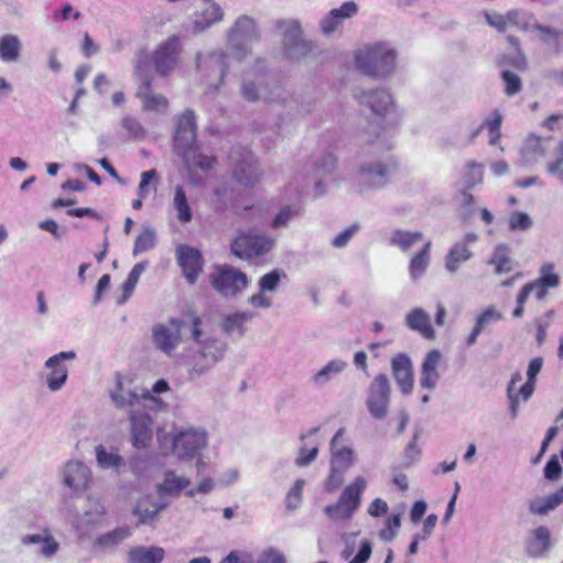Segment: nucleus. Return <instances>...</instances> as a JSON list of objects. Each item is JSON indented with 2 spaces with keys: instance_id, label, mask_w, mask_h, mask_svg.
<instances>
[{
  "instance_id": "28",
  "label": "nucleus",
  "mask_w": 563,
  "mask_h": 563,
  "mask_svg": "<svg viewBox=\"0 0 563 563\" xmlns=\"http://www.w3.org/2000/svg\"><path fill=\"white\" fill-rule=\"evenodd\" d=\"M551 545L550 531L547 527L540 526L533 530V540L527 543V552L532 558L543 555Z\"/></svg>"
},
{
  "instance_id": "24",
  "label": "nucleus",
  "mask_w": 563,
  "mask_h": 563,
  "mask_svg": "<svg viewBox=\"0 0 563 563\" xmlns=\"http://www.w3.org/2000/svg\"><path fill=\"white\" fill-rule=\"evenodd\" d=\"M23 45L14 34L0 36V60L4 64L18 63L21 57Z\"/></svg>"
},
{
  "instance_id": "51",
  "label": "nucleus",
  "mask_w": 563,
  "mask_h": 563,
  "mask_svg": "<svg viewBox=\"0 0 563 563\" xmlns=\"http://www.w3.org/2000/svg\"><path fill=\"white\" fill-rule=\"evenodd\" d=\"M143 271H144V265L139 263V264L134 265V267L129 273L128 278L123 283L124 299H126L128 297H130L132 295Z\"/></svg>"
},
{
  "instance_id": "50",
  "label": "nucleus",
  "mask_w": 563,
  "mask_h": 563,
  "mask_svg": "<svg viewBox=\"0 0 563 563\" xmlns=\"http://www.w3.org/2000/svg\"><path fill=\"white\" fill-rule=\"evenodd\" d=\"M38 551L46 558L53 556L59 549V543L48 533L37 534Z\"/></svg>"
},
{
  "instance_id": "14",
  "label": "nucleus",
  "mask_w": 563,
  "mask_h": 563,
  "mask_svg": "<svg viewBox=\"0 0 563 563\" xmlns=\"http://www.w3.org/2000/svg\"><path fill=\"white\" fill-rule=\"evenodd\" d=\"M231 158L235 162L233 178L236 183L249 187L260 180V173L250 151L243 150L238 155H232Z\"/></svg>"
},
{
  "instance_id": "15",
  "label": "nucleus",
  "mask_w": 563,
  "mask_h": 563,
  "mask_svg": "<svg viewBox=\"0 0 563 563\" xmlns=\"http://www.w3.org/2000/svg\"><path fill=\"white\" fill-rule=\"evenodd\" d=\"M223 344L217 340H210L202 343L200 351L194 355L191 373L196 375L203 374L223 357Z\"/></svg>"
},
{
  "instance_id": "53",
  "label": "nucleus",
  "mask_w": 563,
  "mask_h": 563,
  "mask_svg": "<svg viewBox=\"0 0 563 563\" xmlns=\"http://www.w3.org/2000/svg\"><path fill=\"white\" fill-rule=\"evenodd\" d=\"M393 167L394 166H390L388 164H376L373 166L361 167L360 170L361 173L367 174L373 178H378V184H384Z\"/></svg>"
},
{
  "instance_id": "42",
  "label": "nucleus",
  "mask_w": 563,
  "mask_h": 563,
  "mask_svg": "<svg viewBox=\"0 0 563 563\" xmlns=\"http://www.w3.org/2000/svg\"><path fill=\"white\" fill-rule=\"evenodd\" d=\"M252 318V314L249 312H238L224 318L222 327L223 330L228 333H232L234 331H239L241 334L243 333L244 324Z\"/></svg>"
},
{
  "instance_id": "38",
  "label": "nucleus",
  "mask_w": 563,
  "mask_h": 563,
  "mask_svg": "<svg viewBox=\"0 0 563 563\" xmlns=\"http://www.w3.org/2000/svg\"><path fill=\"white\" fill-rule=\"evenodd\" d=\"M503 124V115L499 110H495L490 117L486 118L482 123L483 129L487 130L489 144L497 145L501 137L500 129Z\"/></svg>"
},
{
  "instance_id": "58",
  "label": "nucleus",
  "mask_w": 563,
  "mask_h": 563,
  "mask_svg": "<svg viewBox=\"0 0 563 563\" xmlns=\"http://www.w3.org/2000/svg\"><path fill=\"white\" fill-rule=\"evenodd\" d=\"M509 228L511 230L526 231L532 225L530 217L525 212H514L509 217Z\"/></svg>"
},
{
  "instance_id": "9",
  "label": "nucleus",
  "mask_w": 563,
  "mask_h": 563,
  "mask_svg": "<svg viewBox=\"0 0 563 563\" xmlns=\"http://www.w3.org/2000/svg\"><path fill=\"white\" fill-rule=\"evenodd\" d=\"M180 51V40L177 35H172L162 42L152 55L155 71L162 76L170 74L177 65Z\"/></svg>"
},
{
  "instance_id": "29",
  "label": "nucleus",
  "mask_w": 563,
  "mask_h": 563,
  "mask_svg": "<svg viewBox=\"0 0 563 563\" xmlns=\"http://www.w3.org/2000/svg\"><path fill=\"white\" fill-rule=\"evenodd\" d=\"M172 207L175 210L176 218L180 223H189L192 220V209L189 205L186 191L180 185L175 187Z\"/></svg>"
},
{
  "instance_id": "20",
  "label": "nucleus",
  "mask_w": 563,
  "mask_h": 563,
  "mask_svg": "<svg viewBox=\"0 0 563 563\" xmlns=\"http://www.w3.org/2000/svg\"><path fill=\"white\" fill-rule=\"evenodd\" d=\"M357 99L361 104H368L373 113L384 117L393 108V98L386 90L363 91Z\"/></svg>"
},
{
  "instance_id": "43",
  "label": "nucleus",
  "mask_w": 563,
  "mask_h": 563,
  "mask_svg": "<svg viewBox=\"0 0 563 563\" xmlns=\"http://www.w3.org/2000/svg\"><path fill=\"white\" fill-rule=\"evenodd\" d=\"M97 461L102 468L119 467L123 460L118 453L107 452L102 445L96 448Z\"/></svg>"
},
{
  "instance_id": "56",
  "label": "nucleus",
  "mask_w": 563,
  "mask_h": 563,
  "mask_svg": "<svg viewBox=\"0 0 563 563\" xmlns=\"http://www.w3.org/2000/svg\"><path fill=\"white\" fill-rule=\"evenodd\" d=\"M344 473V471L331 466L330 473L324 482V489L328 493L335 492L343 483Z\"/></svg>"
},
{
  "instance_id": "11",
  "label": "nucleus",
  "mask_w": 563,
  "mask_h": 563,
  "mask_svg": "<svg viewBox=\"0 0 563 563\" xmlns=\"http://www.w3.org/2000/svg\"><path fill=\"white\" fill-rule=\"evenodd\" d=\"M183 322L178 319H169L168 324H156L153 327V342L157 349L170 354L179 344L181 339Z\"/></svg>"
},
{
  "instance_id": "39",
  "label": "nucleus",
  "mask_w": 563,
  "mask_h": 563,
  "mask_svg": "<svg viewBox=\"0 0 563 563\" xmlns=\"http://www.w3.org/2000/svg\"><path fill=\"white\" fill-rule=\"evenodd\" d=\"M231 34L257 38L258 32L255 20L247 15L240 16L232 26Z\"/></svg>"
},
{
  "instance_id": "4",
  "label": "nucleus",
  "mask_w": 563,
  "mask_h": 563,
  "mask_svg": "<svg viewBox=\"0 0 563 563\" xmlns=\"http://www.w3.org/2000/svg\"><path fill=\"white\" fill-rule=\"evenodd\" d=\"M212 287L224 297H234L249 285L246 274L230 266H217L210 275Z\"/></svg>"
},
{
  "instance_id": "44",
  "label": "nucleus",
  "mask_w": 563,
  "mask_h": 563,
  "mask_svg": "<svg viewBox=\"0 0 563 563\" xmlns=\"http://www.w3.org/2000/svg\"><path fill=\"white\" fill-rule=\"evenodd\" d=\"M345 363L340 360L330 361L322 369L313 376V382L316 384H322L330 379L331 375L339 374L345 368Z\"/></svg>"
},
{
  "instance_id": "47",
  "label": "nucleus",
  "mask_w": 563,
  "mask_h": 563,
  "mask_svg": "<svg viewBox=\"0 0 563 563\" xmlns=\"http://www.w3.org/2000/svg\"><path fill=\"white\" fill-rule=\"evenodd\" d=\"M283 276H285V274L280 269H273L265 274L258 282L260 290L262 292L275 291Z\"/></svg>"
},
{
  "instance_id": "19",
  "label": "nucleus",
  "mask_w": 563,
  "mask_h": 563,
  "mask_svg": "<svg viewBox=\"0 0 563 563\" xmlns=\"http://www.w3.org/2000/svg\"><path fill=\"white\" fill-rule=\"evenodd\" d=\"M393 374L404 394L411 393L413 388V375L411 362L408 356L398 354L393 358Z\"/></svg>"
},
{
  "instance_id": "35",
  "label": "nucleus",
  "mask_w": 563,
  "mask_h": 563,
  "mask_svg": "<svg viewBox=\"0 0 563 563\" xmlns=\"http://www.w3.org/2000/svg\"><path fill=\"white\" fill-rule=\"evenodd\" d=\"M423 234L421 232H410L406 230H395L390 238V243L401 251L407 252L412 245L422 241Z\"/></svg>"
},
{
  "instance_id": "41",
  "label": "nucleus",
  "mask_w": 563,
  "mask_h": 563,
  "mask_svg": "<svg viewBox=\"0 0 563 563\" xmlns=\"http://www.w3.org/2000/svg\"><path fill=\"white\" fill-rule=\"evenodd\" d=\"M356 456L352 449L342 448L332 453L331 466L346 472L355 462Z\"/></svg>"
},
{
  "instance_id": "61",
  "label": "nucleus",
  "mask_w": 563,
  "mask_h": 563,
  "mask_svg": "<svg viewBox=\"0 0 563 563\" xmlns=\"http://www.w3.org/2000/svg\"><path fill=\"white\" fill-rule=\"evenodd\" d=\"M562 475V466L556 456H552L545 464L544 477L549 481H558Z\"/></svg>"
},
{
  "instance_id": "60",
  "label": "nucleus",
  "mask_w": 563,
  "mask_h": 563,
  "mask_svg": "<svg viewBox=\"0 0 563 563\" xmlns=\"http://www.w3.org/2000/svg\"><path fill=\"white\" fill-rule=\"evenodd\" d=\"M541 126L549 132L563 135V114H551L544 119Z\"/></svg>"
},
{
  "instance_id": "64",
  "label": "nucleus",
  "mask_w": 563,
  "mask_h": 563,
  "mask_svg": "<svg viewBox=\"0 0 563 563\" xmlns=\"http://www.w3.org/2000/svg\"><path fill=\"white\" fill-rule=\"evenodd\" d=\"M122 126L133 136H143L145 131L136 118L125 117L122 120Z\"/></svg>"
},
{
  "instance_id": "16",
  "label": "nucleus",
  "mask_w": 563,
  "mask_h": 563,
  "mask_svg": "<svg viewBox=\"0 0 563 563\" xmlns=\"http://www.w3.org/2000/svg\"><path fill=\"white\" fill-rule=\"evenodd\" d=\"M76 357L75 352H60L53 355L46 361L47 376L46 383L52 391L58 390L66 382L68 371L65 364V360H74Z\"/></svg>"
},
{
  "instance_id": "40",
  "label": "nucleus",
  "mask_w": 563,
  "mask_h": 563,
  "mask_svg": "<svg viewBox=\"0 0 563 563\" xmlns=\"http://www.w3.org/2000/svg\"><path fill=\"white\" fill-rule=\"evenodd\" d=\"M539 277L536 280L548 290L559 287L561 280L560 276L555 273L553 263H544L539 271Z\"/></svg>"
},
{
  "instance_id": "49",
  "label": "nucleus",
  "mask_w": 563,
  "mask_h": 563,
  "mask_svg": "<svg viewBox=\"0 0 563 563\" xmlns=\"http://www.w3.org/2000/svg\"><path fill=\"white\" fill-rule=\"evenodd\" d=\"M305 479L299 478L295 482L286 496V506L288 509H296L302 501Z\"/></svg>"
},
{
  "instance_id": "59",
  "label": "nucleus",
  "mask_w": 563,
  "mask_h": 563,
  "mask_svg": "<svg viewBox=\"0 0 563 563\" xmlns=\"http://www.w3.org/2000/svg\"><path fill=\"white\" fill-rule=\"evenodd\" d=\"M521 379H522V376L519 372L514 373L510 378V382L508 384V388H507V394H508V398L511 404V409H512L514 416H516L517 407L519 405V397L515 391V387L519 382H521Z\"/></svg>"
},
{
  "instance_id": "57",
  "label": "nucleus",
  "mask_w": 563,
  "mask_h": 563,
  "mask_svg": "<svg viewBox=\"0 0 563 563\" xmlns=\"http://www.w3.org/2000/svg\"><path fill=\"white\" fill-rule=\"evenodd\" d=\"M299 209L292 207L283 208L272 221V228L278 229L288 224V222L298 214Z\"/></svg>"
},
{
  "instance_id": "25",
  "label": "nucleus",
  "mask_w": 563,
  "mask_h": 563,
  "mask_svg": "<svg viewBox=\"0 0 563 563\" xmlns=\"http://www.w3.org/2000/svg\"><path fill=\"white\" fill-rule=\"evenodd\" d=\"M164 555L159 547H133L128 553V563H162Z\"/></svg>"
},
{
  "instance_id": "18",
  "label": "nucleus",
  "mask_w": 563,
  "mask_h": 563,
  "mask_svg": "<svg viewBox=\"0 0 563 563\" xmlns=\"http://www.w3.org/2000/svg\"><path fill=\"white\" fill-rule=\"evenodd\" d=\"M476 241L475 234H467L462 241L456 242L449 251V253L445 256V268L451 272L455 273L461 264L468 261L473 253L468 247V244Z\"/></svg>"
},
{
  "instance_id": "21",
  "label": "nucleus",
  "mask_w": 563,
  "mask_h": 563,
  "mask_svg": "<svg viewBox=\"0 0 563 563\" xmlns=\"http://www.w3.org/2000/svg\"><path fill=\"white\" fill-rule=\"evenodd\" d=\"M441 362V353L438 350L428 352L421 366L420 385L423 388L432 389L439 380L438 367Z\"/></svg>"
},
{
  "instance_id": "45",
  "label": "nucleus",
  "mask_w": 563,
  "mask_h": 563,
  "mask_svg": "<svg viewBox=\"0 0 563 563\" xmlns=\"http://www.w3.org/2000/svg\"><path fill=\"white\" fill-rule=\"evenodd\" d=\"M131 534L129 527H120L99 537L98 542L102 547H113L122 542Z\"/></svg>"
},
{
  "instance_id": "22",
  "label": "nucleus",
  "mask_w": 563,
  "mask_h": 563,
  "mask_svg": "<svg viewBox=\"0 0 563 563\" xmlns=\"http://www.w3.org/2000/svg\"><path fill=\"white\" fill-rule=\"evenodd\" d=\"M357 13V4L354 1H346L340 8L332 9L322 20L321 29L324 33H332L344 19Z\"/></svg>"
},
{
  "instance_id": "52",
  "label": "nucleus",
  "mask_w": 563,
  "mask_h": 563,
  "mask_svg": "<svg viewBox=\"0 0 563 563\" xmlns=\"http://www.w3.org/2000/svg\"><path fill=\"white\" fill-rule=\"evenodd\" d=\"M549 290L539 284L536 279L527 283L520 290V300H527L533 294L539 300L544 299Z\"/></svg>"
},
{
  "instance_id": "54",
  "label": "nucleus",
  "mask_w": 563,
  "mask_h": 563,
  "mask_svg": "<svg viewBox=\"0 0 563 563\" xmlns=\"http://www.w3.org/2000/svg\"><path fill=\"white\" fill-rule=\"evenodd\" d=\"M534 30L538 32L540 38L549 44H553L556 48L559 47V40L563 35L562 30L552 29L544 25H536Z\"/></svg>"
},
{
  "instance_id": "1",
  "label": "nucleus",
  "mask_w": 563,
  "mask_h": 563,
  "mask_svg": "<svg viewBox=\"0 0 563 563\" xmlns=\"http://www.w3.org/2000/svg\"><path fill=\"white\" fill-rule=\"evenodd\" d=\"M355 66L373 78H385L396 68V51L386 43L367 44L354 55Z\"/></svg>"
},
{
  "instance_id": "48",
  "label": "nucleus",
  "mask_w": 563,
  "mask_h": 563,
  "mask_svg": "<svg viewBox=\"0 0 563 563\" xmlns=\"http://www.w3.org/2000/svg\"><path fill=\"white\" fill-rule=\"evenodd\" d=\"M501 79L505 85V93L508 97H512L519 93L522 89V81L518 75L511 73L510 70H504L501 73Z\"/></svg>"
},
{
  "instance_id": "31",
  "label": "nucleus",
  "mask_w": 563,
  "mask_h": 563,
  "mask_svg": "<svg viewBox=\"0 0 563 563\" xmlns=\"http://www.w3.org/2000/svg\"><path fill=\"white\" fill-rule=\"evenodd\" d=\"M503 319V314L496 310L494 307L486 308L476 319V323L472 330V332L466 338V344L468 346L473 345L482 331L490 323L499 321Z\"/></svg>"
},
{
  "instance_id": "10",
  "label": "nucleus",
  "mask_w": 563,
  "mask_h": 563,
  "mask_svg": "<svg viewBox=\"0 0 563 563\" xmlns=\"http://www.w3.org/2000/svg\"><path fill=\"white\" fill-rule=\"evenodd\" d=\"M207 444V435L202 431L186 430L175 435L173 440V452L180 460L195 457Z\"/></svg>"
},
{
  "instance_id": "6",
  "label": "nucleus",
  "mask_w": 563,
  "mask_h": 563,
  "mask_svg": "<svg viewBox=\"0 0 563 563\" xmlns=\"http://www.w3.org/2000/svg\"><path fill=\"white\" fill-rule=\"evenodd\" d=\"M390 386L385 374H379L372 380L367 393V409L378 420L386 418L389 406Z\"/></svg>"
},
{
  "instance_id": "5",
  "label": "nucleus",
  "mask_w": 563,
  "mask_h": 563,
  "mask_svg": "<svg viewBox=\"0 0 563 563\" xmlns=\"http://www.w3.org/2000/svg\"><path fill=\"white\" fill-rule=\"evenodd\" d=\"M146 63L139 62L135 67V76L140 81L136 98L142 101L143 110L162 112L168 108V99L163 95L152 92V76L146 73Z\"/></svg>"
},
{
  "instance_id": "2",
  "label": "nucleus",
  "mask_w": 563,
  "mask_h": 563,
  "mask_svg": "<svg viewBox=\"0 0 563 563\" xmlns=\"http://www.w3.org/2000/svg\"><path fill=\"white\" fill-rule=\"evenodd\" d=\"M109 395L118 409H125L129 412L158 401L148 389L134 386L131 378L119 373L115 375L114 387Z\"/></svg>"
},
{
  "instance_id": "13",
  "label": "nucleus",
  "mask_w": 563,
  "mask_h": 563,
  "mask_svg": "<svg viewBox=\"0 0 563 563\" xmlns=\"http://www.w3.org/2000/svg\"><path fill=\"white\" fill-rule=\"evenodd\" d=\"M176 257L186 280L195 284L203 267L201 253L187 244H179L176 249Z\"/></svg>"
},
{
  "instance_id": "30",
  "label": "nucleus",
  "mask_w": 563,
  "mask_h": 563,
  "mask_svg": "<svg viewBox=\"0 0 563 563\" xmlns=\"http://www.w3.org/2000/svg\"><path fill=\"white\" fill-rule=\"evenodd\" d=\"M189 485L190 479L177 476L173 471H167L163 483L157 486V492L162 496H178Z\"/></svg>"
},
{
  "instance_id": "46",
  "label": "nucleus",
  "mask_w": 563,
  "mask_h": 563,
  "mask_svg": "<svg viewBox=\"0 0 563 563\" xmlns=\"http://www.w3.org/2000/svg\"><path fill=\"white\" fill-rule=\"evenodd\" d=\"M157 181V173L155 169L146 170L141 174V181L139 184V199L132 202L133 209H140L143 205L142 199L147 195V186L151 183Z\"/></svg>"
},
{
  "instance_id": "12",
  "label": "nucleus",
  "mask_w": 563,
  "mask_h": 563,
  "mask_svg": "<svg viewBox=\"0 0 563 563\" xmlns=\"http://www.w3.org/2000/svg\"><path fill=\"white\" fill-rule=\"evenodd\" d=\"M130 413L131 439L135 448H147L153 439V421L145 408L132 410Z\"/></svg>"
},
{
  "instance_id": "3",
  "label": "nucleus",
  "mask_w": 563,
  "mask_h": 563,
  "mask_svg": "<svg viewBox=\"0 0 563 563\" xmlns=\"http://www.w3.org/2000/svg\"><path fill=\"white\" fill-rule=\"evenodd\" d=\"M366 486V479L363 476H356L352 483L345 486L339 500L324 508V514L333 520L350 519L358 509Z\"/></svg>"
},
{
  "instance_id": "7",
  "label": "nucleus",
  "mask_w": 563,
  "mask_h": 563,
  "mask_svg": "<svg viewBox=\"0 0 563 563\" xmlns=\"http://www.w3.org/2000/svg\"><path fill=\"white\" fill-rule=\"evenodd\" d=\"M274 240L258 234H239L231 244L232 253L239 258H254L268 253Z\"/></svg>"
},
{
  "instance_id": "37",
  "label": "nucleus",
  "mask_w": 563,
  "mask_h": 563,
  "mask_svg": "<svg viewBox=\"0 0 563 563\" xmlns=\"http://www.w3.org/2000/svg\"><path fill=\"white\" fill-rule=\"evenodd\" d=\"M548 174L563 181V139L558 142L545 163Z\"/></svg>"
},
{
  "instance_id": "23",
  "label": "nucleus",
  "mask_w": 563,
  "mask_h": 563,
  "mask_svg": "<svg viewBox=\"0 0 563 563\" xmlns=\"http://www.w3.org/2000/svg\"><path fill=\"white\" fill-rule=\"evenodd\" d=\"M406 324L411 330L420 333L424 339L433 340L435 336L430 322V317L421 308H415L407 314Z\"/></svg>"
},
{
  "instance_id": "63",
  "label": "nucleus",
  "mask_w": 563,
  "mask_h": 563,
  "mask_svg": "<svg viewBox=\"0 0 563 563\" xmlns=\"http://www.w3.org/2000/svg\"><path fill=\"white\" fill-rule=\"evenodd\" d=\"M553 318V311H549L545 314V319H537L536 320V327H537V334L536 339L539 345H541L547 338V329L550 325L551 319Z\"/></svg>"
},
{
  "instance_id": "27",
  "label": "nucleus",
  "mask_w": 563,
  "mask_h": 563,
  "mask_svg": "<svg viewBox=\"0 0 563 563\" xmlns=\"http://www.w3.org/2000/svg\"><path fill=\"white\" fill-rule=\"evenodd\" d=\"M563 503V486L544 498L530 501L529 509L533 515L544 516Z\"/></svg>"
},
{
  "instance_id": "26",
  "label": "nucleus",
  "mask_w": 563,
  "mask_h": 563,
  "mask_svg": "<svg viewBox=\"0 0 563 563\" xmlns=\"http://www.w3.org/2000/svg\"><path fill=\"white\" fill-rule=\"evenodd\" d=\"M196 117L192 110H185L181 115L178 118L176 130H175V141L180 142L185 141L186 143H190L196 139Z\"/></svg>"
},
{
  "instance_id": "62",
  "label": "nucleus",
  "mask_w": 563,
  "mask_h": 563,
  "mask_svg": "<svg viewBox=\"0 0 563 563\" xmlns=\"http://www.w3.org/2000/svg\"><path fill=\"white\" fill-rule=\"evenodd\" d=\"M400 527V516L393 515L386 520V527L382 530L380 536L385 540H391L395 538L397 530Z\"/></svg>"
},
{
  "instance_id": "55",
  "label": "nucleus",
  "mask_w": 563,
  "mask_h": 563,
  "mask_svg": "<svg viewBox=\"0 0 563 563\" xmlns=\"http://www.w3.org/2000/svg\"><path fill=\"white\" fill-rule=\"evenodd\" d=\"M223 18L222 9L217 3H211L209 8H207L201 14V24L202 27H208L213 23L221 21Z\"/></svg>"
},
{
  "instance_id": "17",
  "label": "nucleus",
  "mask_w": 563,
  "mask_h": 563,
  "mask_svg": "<svg viewBox=\"0 0 563 563\" xmlns=\"http://www.w3.org/2000/svg\"><path fill=\"white\" fill-rule=\"evenodd\" d=\"M91 479L89 468L81 462H68L64 470V483L74 492L85 490Z\"/></svg>"
},
{
  "instance_id": "32",
  "label": "nucleus",
  "mask_w": 563,
  "mask_h": 563,
  "mask_svg": "<svg viewBox=\"0 0 563 563\" xmlns=\"http://www.w3.org/2000/svg\"><path fill=\"white\" fill-rule=\"evenodd\" d=\"M431 241L423 243L422 249L412 255L409 263V273L413 279L421 277L430 263Z\"/></svg>"
},
{
  "instance_id": "36",
  "label": "nucleus",
  "mask_w": 563,
  "mask_h": 563,
  "mask_svg": "<svg viewBox=\"0 0 563 563\" xmlns=\"http://www.w3.org/2000/svg\"><path fill=\"white\" fill-rule=\"evenodd\" d=\"M462 179L464 187L467 190L473 189L475 186L483 183L484 179V166L474 161L466 163L465 168L462 173Z\"/></svg>"
},
{
  "instance_id": "8",
  "label": "nucleus",
  "mask_w": 563,
  "mask_h": 563,
  "mask_svg": "<svg viewBox=\"0 0 563 563\" xmlns=\"http://www.w3.org/2000/svg\"><path fill=\"white\" fill-rule=\"evenodd\" d=\"M278 29L284 36L285 52L288 58L298 59L312 49V44L302 38V30L297 21H282Z\"/></svg>"
},
{
  "instance_id": "33",
  "label": "nucleus",
  "mask_w": 563,
  "mask_h": 563,
  "mask_svg": "<svg viewBox=\"0 0 563 563\" xmlns=\"http://www.w3.org/2000/svg\"><path fill=\"white\" fill-rule=\"evenodd\" d=\"M489 264L494 265L497 274H506L512 271L514 261L511 258V251L505 244H499L495 247Z\"/></svg>"
},
{
  "instance_id": "34",
  "label": "nucleus",
  "mask_w": 563,
  "mask_h": 563,
  "mask_svg": "<svg viewBox=\"0 0 563 563\" xmlns=\"http://www.w3.org/2000/svg\"><path fill=\"white\" fill-rule=\"evenodd\" d=\"M553 136H541L534 133L529 134L523 142V151L533 157H544Z\"/></svg>"
}]
</instances>
